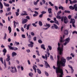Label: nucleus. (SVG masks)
<instances>
[{
  "label": "nucleus",
  "instance_id": "obj_58",
  "mask_svg": "<svg viewBox=\"0 0 77 77\" xmlns=\"http://www.w3.org/2000/svg\"><path fill=\"white\" fill-rule=\"evenodd\" d=\"M29 39L30 40L32 38V37L30 35H29V36L28 37Z\"/></svg>",
  "mask_w": 77,
  "mask_h": 77
},
{
  "label": "nucleus",
  "instance_id": "obj_53",
  "mask_svg": "<svg viewBox=\"0 0 77 77\" xmlns=\"http://www.w3.org/2000/svg\"><path fill=\"white\" fill-rule=\"evenodd\" d=\"M36 62H39V59L38 58L35 59Z\"/></svg>",
  "mask_w": 77,
  "mask_h": 77
},
{
  "label": "nucleus",
  "instance_id": "obj_12",
  "mask_svg": "<svg viewBox=\"0 0 77 77\" xmlns=\"http://www.w3.org/2000/svg\"><path fill=\"white\" fill-rule=\"evenodd\" d=\"M10 71L12 73H16L17 72V69H15L14 70L13 69H11Z\"/></svg>",
  "mask_w": 77,
  "mask_h": 77
},
{
  "label": "nucleus",
  "instance_id": "obj_8",
  "mask_svg": "<svg viewBox=\"0 0 77 77\" xmlns=\"http://www.w3.org/2000/svg\"><path fill=\"white\" fill-rule=\"evenodd\" d=\"M68 22V19L65 16L64 18V22L65 24H67Z\"/></svg>",
  "mask_w": 77,
  "mask_h": 77
},
{
  "label": "nucleus",
  "instance_id": "obj_52",
  "mask_svg": "<svg viewBox=\"0 0 77 77\" xmlns=\"http://www.w3.org/2000/svg\"><path fill=\"white\" fill-rule=\"evenodd\" d=\"M26 18L27 20H30V17L28 16H26Z\"/></svg>",
  "mask_w": 77,
  "mask_h": 77
},
{
  "label": "nucleus",
  "instance_id": "obj_31",
  "mask_svg": "<svg viewBox=\"0 0 77 77\" xmlns=\"http://www.w3.org/2000/svg\"><path fill=\"white\" fill-rule=\"evenodd\" d=\"M45 73L46 76L48 77L49 74H48V72H47L46 71H45Z\"/></svg>",
  "mask_w": 77,
  "mask_h": 77
},
{
  "label": "nucleus",
  "instance_id": "obj_54",
  "mask_svg": "<svg viewBox=\"0 0 77 77\" xmlns=\"http://www.w3.org/2000/svg\"><path fill=\"white\" fill-rule=\"evenodd\" d=\"M10 11H11V8H7V11L8 12H10Z\"/></svg>",
  "mask_w": 77,
  "mask_h": 77
},
{
  "label": "nucleus",
  "instance_id": "obj_43",
  "mask_svg": "<svg viewBox=\"0 0 77 77\" xmlns=\"http://www.w3.org/2000/svg\"><path fill=\"white\" fill-rule=\"evenodd\" d=\"M28 11H30L31 12H33V11H32V10H31V8H28Z\"/></svg>",
  "mask_w": 77,
  "mask_h": 77
},
{
  "label": "nucleus",
  "instance_id": "obj_48",
  "mask_svg": "<svg viewBox=\"0 0 77 77\" xmlns=\"http://www.w3.org/2000/svg\"><path fill=\"white\" fill-rule=\"evenodd\" d=\"M10 60H11V59L10 58H7L6 59V60L7 62H9Z\"/></svg>",
  "mask_w": 77,
  "mask_h": 77
},
{
  "label": "nucleus",
  "instance_id": "obj_28",
  "mask_svg": "<svg viewBox=\"0 0 77 77\" xmlns=\"http://www.w3.org/2000/svg\"><path fill=\"white\" fill-rule=\"evenodd\" d=\"M7 36V34H6V33H5L4 34V36L3 38L4 40H5L6 39V37Z\"/></svg>",
  "mask_w": 77,
  "mask_h": 77
},
{
  "label": "nucleus",
  "instance_id": "obj_37",
  "mask_svg": "<svg viewBox=\"0 0 77 77\" xmlns=\"http://www.w3.org/2000/svg\"><path fill=\"white\" fill-rule=\"evenodd\" d=\"M64 13H68V14H69L70 13V11H69L65 10L64 11Z\"/></svg>",
  "mask_w": 77,
  "mask_h": 77
},
{
  "label": "nucleus",
  "instance_id": "obj_11",
  "mask_svg": "<svg viewBox=\"0 0 77 77\" xmlns=\"http://www.w3.org/2000/svg\"><path fill=\"white\" fill-rule=\"evenodd\" d=\"M65 41L68 44L69 43V41H70V38H69V37L66 38V39H65Z\"/></svg>",
  "mask_w": 77,
  "mask_h": 77
},
{
  "label": "nucleus",
  "instance_id": "obj_17",
  "mask_svg": "<svg viewBox=\"0 0 77 77\" xmlns=\"http://www.w3.org/2000/svg\"><path fill=\"white\" fill-rule=\"evenodd\" d=\"M8 29L9 31V33H11V32H12V28H11V26H9L8 28Z\"/></svg>",
  "mask_w": 77,
  "mask_h": 77
},
{
  "label": "nucleus",
  "instance_id": "obj_24",
  "mask_svg": "<svg viewBox=\"0 0 77 77\" xmlns=\"http://www.w3.org/2000/svg\"><path fill=\"white\" fill-rule=\"evenodd\" d=\"M29 77H33V74L32 72H30L29 74Z\"/></svg>",
  "mask_w": 77,
  "mask_h": 77
},
{
  "label": "nucleus",
  "instance_id": "obj_4",
  "mask_svg": "<svg viewBox=\"0 0 77 77\" xmlns=\"http://www.w3.org/2000/svg\"><path fill=\"white\" fill-rule=\"evenodd\" d=\"M77 6L76 4H75L73 5V7L72 5H71L69 6V9H71V10H74L75 9V6Z\"/></svg>",
  "mask_w": 77,
  "mask_h": 77
},
{
  "label": "nucleus",
  "instance_id": "obj_22",
  "mask_svg": "<svg viewBox=\"0 0 77 77\" xmlns=\"http://www.w3.org/2000/svg\"><path fill=\"white\" fill-rule=\"evenodd\" d=\"M60 43H62V42H63V39L62 37H60Z\"/></svg>",
  "mask_w": 77,
  "mask_h": 77
},
{
  "label": "nucleus",
  "instance_id": "obj_14",
  "mask_svg": "<svg viewBox=\"0 0 77 77\" xmlns=\"http://www.w3.org/2000/svg\"><path fill=\"white\" fill-rule=\"evenodd\" d=\"M42 58H43V59H45V60H47V54H45V56H44L43 55H42Z\"/></svg>",
  "mask_w": 77,
  "mask_h": 77
},
{
  "label": "nucleus",
  "instance_id": "obj_21",
  "mask_svg": "<svg viewBox=\"0 0 77 77\" xmlns=\"http://www.w3.org/2000/svg\"><path fill=\"white\" fill-rule=\"evenodd\" d=\"M30 26H32V24L30 23L27 25L26 26L27 30H29V27H30Z\"/></svg>",
  "mask_w": 77,
  "mask_h": 77
},
{
  "label": "nucleus",
  "instance_id": "obj_46",
  "mask_svg": "<svg viewBox=\"0 0 77 77\" xmlns=\"http://www.w3.org/2000/svg\"><path fill=\"white\" fill-rule=\"evenodd\" d=\"M77 1L76 0H75L73 1L72 2V3H74L75 4V3H77Z\"/></svg>",
  "mask_w": 77,
  "mask_h": 77
},
{
  "label": "nucleus",
  "instance_id": "obj_42",
  "mask_svg": "<svg viewBox=\"0 0 77 77\" xmlns=\"http://www.w3.org/2000/svg\"><path fill=\"white\" fill-rule=\"evenodd\" d=\"M55 24H58V25H59V22L57 20H56L54 22Z\"/></svg>",
  "mask_w": 77,
  "mask_h": 77
},
{
  "label": "nucleus",
  "instance_id": "obj_51",
  "mask_svg": "<svg viewBox=\"0 0 77 77\" xmlns=\"http://www.w3.org/2000/svg\"><path fill=\"white\" fill-rule=\"evenodd\" d=\"M50 59L51 60H53V56L51 55H50Z\"/></svg>",
  "mask_w": 77,
  "mask_h": 77
},
{
  "label": "nucleus",
  "instance_id": "obj_41",
  "mask_svg": "<svg viewBox=\"0 0 77 77\" xmlns=\"http://www.w3.org/2000/svg\"><path fill=\"white\" fill-rule=\"evenodd\" d=\"M0 60L2 62V63L3 64V58H2V57H1L0 58Z\"/></svg>",
  "mask_w": 77,
  "mask_h": 77
},
{
  "label": "nucleus",
  "instance_id": "obj_49",
  "mask_svg": "<svg viewBox=\"0 0 77 77\" xmlns=\"http://www.w3.org/2000/svg\"><path fill=\"white\" fill-rule=\"evenodd\" d=\"M54 8H55V10H56V11H57V10H58V7H57V6H55Z\"/></svg>",
  "mask_w": 77,
  "mask_h": 77
},
{
  "label": "nucleus",
  "instance_id": "obj_15",
  "mask_svg": "<svg viewBox=\"0 0 77 77\" xmlns=\"http://www.w3.org/2000/svg\"><path fill=\"white\" fill-rule=\"evenodd\" d=\"M2 1V0H0V7L1 9H3V4H2V2H1Z\"/></svg>",
  "mask_w": 77,
  "mask_h": 77
},
{
  "label": "nucleus",
  "instance_id": "obj_34",
  "mask_svg": "<svg viewBox=\"0 0 77 77\" xmlns=\"http://www.w3.org/2000/svg\"><path fill=\"white\" fill-rule=\"evenodd\" d=\"M46 27H48V28L50 27V25L49 24L46 23Z\"/></svg>",
  "mask_w": 77,
  "mask_h": 77
},
{
  "label": "nucleus",
  "instance_id": "obj_2",
  "mask_svg": "<svg viewBox=\"0 0 77 77\" xmlns=\"http://www.w3.org/2000/svg\"><path fill=\"white\" fill-rule=\"evenodd\" d=\"M58 47L57 48V51L60 55H62L63 53V45H62L61 47H60V44L58 42Z\"/></svg>",
  "mask_w": 77,
  "mask_h": 77
},
{
  "label": "nucleus",
  "instance_id": "obj_32",
  "mask_svg": "<svg viewBox=\"0 0 77 77\" xmlns=\"http://www.w3.org/2000/svg\"><path fill=\"white\" fill-rule=\"evenodd\" d=\"M36 52L38 55V56H40V54H39V52L38 50L36 51Z\"/></svg>",
  "mask_w": 77,
  "mask_h": 77
},
{
  "label": "nucleus",
  "instance_id": "obj_25",
  "mask_svg": "<svg viewBox=\"0 0 77 77\" xmlns=\"http://www.w3.org/2000/svg\"><path fill=\"white\" fill-rule=\"evenodd\" d=\"M37 72L39 74H41V70L39 69H37Z\"/></svg>",
  "mask_w": 77,
  "mask_h": 77
},
{
  "label": "nucleus",
  "instance_id": "obj_13",
  "mask_svg": "<svg viewBox=\"0 0 77 77\" xmlns=\"http://www.w3.org/2000/svg\"><path fill=\"white\" fill-rule=\"evenodd\" d=\"M2 52H3V55L4 56H5V54L6 53V52H7V50H6V48H4L2 50Z\"/></svg>",
  "mask_w": 77,
  "mask_h": 77
},
{
  "label": "nucleus",
  "instance_id": "obj_38",
  "mask_svg": "<svg viewBox=\"0 0 77 77\" xmlns=\"http://www.w3.org/2000/svg\"><path fill=\"white\" fill-rule=\"evenodd\" d=\"M63 18H64V17L63 16L62 17H61V21H63Z\"/></svg>",
  "mask_w": 77,
  "mask_h": 77
},
{
  "label": "nucleus",
  "instance_id": "obj_64",
  "mask_svg": "<svg viewBox=\"0 0 77 77\" xmlns=\"http://www.w3.org/2000/svg\"><path fill=\"white\" fill-rule=\"evenodd\" d=\"M76 5V6L75 7V11H77V4H75Z\"/></svg>",
  "mask_w": 77,
  "mask_h": 77
},
{
  "label": "nucleus",
  "instance_id": "obj_45",
  "mask_svg": "<svg viewBox=\"0 0 77 77\" xmlns=\"http://www.w3.org/2000/svg\"><path fill=\"white\" fill-rule=\"evenodd\" d=\"M23 12L24 13V14H25L26 15V16L28 15V14H27V12H26V11H23Z\"/></svg>",
  "mask_w": 77,
  "mask_h": 77
},
{
  "label": "nucleus",
  "instance_id": "obj_35",
  "mask_svg": "<svg viewBox=\"0 0 77 77\" xmlns=\"http://www.w3.org/2000/svg\"><path fill=\"white\" fill-rule=\"evenodd\" d=\"M48 47L49 50H52V47H51V46L48 45Z\"/></svg>",
  "mask_w": 77,
  "mask_h": 77
},
{
  "label": "nucleus",
  "instance_id": "obj_55",
  "mask_svg": "<svg viewBox=\"0 0 77 77\" xmlns=\"http://www.w3.org/2000/svg\"><path fill=\"white\" fill-rule=\"evenodd\" d=\"M43 17V14H41L39 15V18H42Z\"/></svg>",
  "mask_w": 77,
  "mask_h": 77
},
{
  "label": "nucleus",
  "instance_id": "obj_33",
  "mask_svg": "<svg viewBox=\"0 0 77 77\" xmlns=\"http://www.w3.org/2000/svg\"><path fill=\"white\" fill-rule=\"evenodd\" d=\"M48 3L50 5H51V6H53V4H52L51 2L50 1H49L48 2Z\"/></svg>",
  "mask_w": 77,
  "mask_h": 77
},
{
  "label": "nucleus",
  "instance_id": "obj_10",
  "mask_svg": "<svg viewBox=\"0 0 77 77\" xmlns=\"http://www.w3.org/2000/svg\"><path fill=\"white\" fill-rule=\"evenodd\" d=\"M75 23V20L74 19H71L70 21V23H72V24H74Z\"/></svg>",
  "mask_w": 77,
  "mask_h": 77
},
{
  "label": "nucleus",
  "instance_id": "obj_5",
  "mask_svg": "<svg viewBox=\"0 0 77 77\" xmlns=\"http://www.w3.org/2000/svg\"><path fill=\"white\" fill-rule=\"evenodd\" d=\"M29 42H30V44H28V45L29 47H31V48H32L33 47V42H30V41H29Z\"/></svg>",
  "mask_w": 77,
  "mask_h": 77
},
{
  "label": "nucleus",
  "instance_id": "obj_29",
  "mask_svg": "<svg viewBox=\"0 0 77 77\" xmlns=\"http://www.w3.org/2000/svg\"><path fill=\"white\" fill-rule=\"evenodd\" d=\"M38 24L40 26H42V22L39 21L38 22Z\"/></svg>",
  "mask_w": 77,
  "mask_h": 77
},
{
  "label": "nucleus",
  "instance_id": "obj_30",
  "mask_svg": "<svg viewBox=\"0 0 77 77\" xmlns=\"http://www.w3.org/2000/svg\"><path fill=\"white\" fill-rule=\"evenodd\" d=\"M32 68L33 69H34V70L35 71V73H36V68L34 66H32Z\"/></svg>",
  "mask_w": 77,
  "mask_h": 77
},
{
  "label": "nucleus",
  "instance_id": "obj_63",
  "mask_svg": "<svg viewBox=\"0 0 77 77\" xmlns=\"http://www.w3.org/2000/svg\"><path fill=\"white\" fill-rule=\"evenodd\" d=\"M16 16H18V15H19V13L18 12H16Z\"/></svg>",
  "mask_w": 77,
  "mask_h": 77
},
{
  "label": "nucleus",
  "instance_id": "obj_19",
  "mask_svg": "<svg viewBox=\"0 0 77 77\" xmlns=\"http://www.w3.org/2000/svg\"><path fill=\"white\" fill-rule=\"evenodd\" d=\"M51 11H52V10L51 9V8H49L48 9V11L49 13V14H52V12H51Z\"/></svg>",
  "mask_w": 77,
  "mask_h": 77
},
{
  "label": "nucleus",
  "instance_id": "obj_62",
  "mask_svg": "<svg viewBox=\"0 0 77 77\" xmlns=\"http://www.w3.org/2000/svg\"><path fill=\"white\" fill-rule=\"evenodd\" d=\"M42 2L43 4H45V0H42Z\"/></svg>",
  "mask_w": 77,
  "mask_h": 77
},
{
  "label": "nucleus",
  "instance_id": "obj_44",
  "mask_svg": "<svg viewBox=\"0 0 77 77\" xmlns=\"http://www.w3.org/2000/svg\"><path fill=\"white\" fill-rule=\"evenodd\" d=\"M38 41L39 44H42V42L41 39L38 40Z\"/></svg>",
  "mask_w": 77,
  "mask_h": 77
},
{
  "label": "nucleus",
  "instance_id": "obj_59",
  "mask_svg": "<svg viewBox=\"0 0 77 77\" xmlns=\"http://www.w3.org/2000/svg\"><path fill=\"white\" fill-rule=\"evenodd\" d=\"M22 37L23 38H26V37L25 36V35H24V34L22 35Z\"/></svg>",
  "mask_w": 77,
  "mask_h": 77
},
{
  "label": "nucleus",
  "instance_id": "obj_27",
  "mask_svg": "<svg viewBox=\"0 0 77 77\" xmlns=\"http://www.w3.org/2000/svg\"><path fill=\"white\" fill-rule=\"evenodd\" d=\"M53 25L55 29H58V26H57V25L56 24H54Z\"/></svg>",
  "mask_w": 77,
  "mask_h": 77
},
{
  "label": "nucleus",
  "instance_id": "obj_57",
  "mask_svg": "<svg viewBox=\"0 0 77 77\" xmlns=\"http://www.w3.org/2000/svg\"><path fill=\"white\" fill-rule=\"evenodd\" d=\"M26 51L27 52V53H30V49H27L26 50Z\"/></svg>",
  "mask_w": 77,
  "mask_h": 77
},
{
  "label": "nucleus",
  "instance_id": "obj_9",
  "mask_svg": "<svg viewBox=\"0 0 77 77\" xmlns=\"http://www.w3.org/2000/svg\"><path fill=\"white\" fill-rule=\"evenodd\" d=\"M28 21V20L27 19H22V23L23 24H26Z\"/></svg>",
  "mask_w": 77,
  "mask_h": 77
},
{
  "label": "nucleus",
  "instance_id": "obj_39",
  "mask_svg": "<svg viewBox=\"0 0 77 77\" xmlns=\"http://www.w3.org/2000/svg\"><path fill=\"white\" fill-rule=\"evenodd\" d=\"M11 68L12 69H17L16 68V67H15V66H11Z\"/></svg>",
  "mask_w": 77,
  "mask_h": 77
},
{
  "label": "nucleus",
  "instance_id": "obj_40",
  "mask_svg": "<svg viewBox=\"0 0 77 77\" xmlns=\"http://www.w3.org/2000/svg\"><path fill=\"white\" fill-rule=\"evenodd\" d=\"M57 18L58 19H59L60 20V18H61V17H60V16L59 15H57Z\"/></svg>",
  "mask_w": 77,
  "mask_h": 77
},
{
  "label": "nucleus",
  "instance_id": "obj_3",
  "mask_svg": "<svg viewBox=\"0 0 77 77\" xmlns=\"http://www.w3.org/2000/svg\"><path fill=\"white\" fill-rule=\"evenodd\" d=\"M8 47L10 50H14L15 51H16V50H18V48L16 47H13L11 46H10V45H8Z\"/></svg>",
  "mask_w": 77,
  "mask_h": 77
},
{
  "label": "nucleus",
  "instance_id": "obj_18",
  "mask_svg": "<svg viewBox=\"0 0 77 77\" xmlns=\"http://www.w3.org/2000/svg\"><path fill=\"white\" fill-rule=\"evenodd\" d=\"M3 4L5 6H6L7 7H9V4H7L5 2L3 3Z\"/></svg>",
  "mask_w": 77,
  "mask_h": 77
},
{
  "label": "nucleus",
  "instance_id": "obj_36",
  "mask_svg": "<svg viewBox=\"0 0 77 77\" xmlns=\"http://www.w3.org/2000/svg\"><path fill=\"white\" fill-rule=\"evenodd\" d=\"M46 13H47V12L44 11H42V12H41V14H42V15H43V14H46Z\"/></svg>",
  "mask_w": 77,
  "mask_h": 77
},
{
  "label": "nucleus",
  "instance_id": "obj_50",
  "mask_svg": "<svg viewBox=\"0 0 77 77\" xmlns=\"http://www.w3.org/2000/svg\"><path fill=\"white\" fill-rule=\"evenodd\" d=\"M72 34H74V33H75L77 34V31H74L72 32Z\"/></svg>",
  "mask_w": 77,
  "mask_h": 77
},
{
  "label": "nucleus",
  "instance_id": "obj_47",
  "mask_svg": "<svg viewBox=\"0 0 77 77\" xmlns=\"http://www.w3.org/2000/svg\"><path fill=\"white\" fill-rule=\"evenodd\" d=\"M38 2H37V1H36V2L34 1V5H37V4H38Z\"/></svg>",
  "mask_w": 77,
  "mask_h": 77
},
{
  "label": "nucleus",
  "instance_id": "obj_61",
  "mask_svg": "<svg viewBox=\"0 0 77 77\" xmlns=\"http://www.w3.org/2000/svg\"><path fill=\"white\" fill-rule=\"evenodd\" d=\"M70 55L72 56V57H74V55L72 53Z\"/></svg>",
  "mask_w": 77,
  "mask_h": 77
},
{
  "label": "nucleus",
  "instance_id": "obj_7",
  "mask_svg": "<svg viewBox=\"0 0 77 77\" xmlns=\"http://www.w3.org/2000/svg\"><path fill=\"white\" fill-rule=\"evenodd\" d=\"M14 28H16V24L17 25V27H18V26H19V23H18V22H15V21H14Z\"/></svg>",
  "mask_w": 77,
  "mask_h": 77
},
{
  "label": "nucleus",
  "instance_id": "obj_16",
  "mask_svg": "<svg viewBox=\"0 0 77 77\" xmlns=\"http://www.w3.org/2000/svg\"><path fill=\"white\" fill-rule=\"evenodd\" d=\"M17 55V53L15 52H13L12 53V57H14V56Z\"/></svg>",
  "mask_w": 77,
  "mask_h": 77
},
{
  "label": "nucleus",
  "instance_id": "obj_20",
  "mask_svg": "<svg viewBox=\"0 0 77 77\" xmlns=\"http://www.w3.org/2000/svg\"><path fill=\"white\" fill-rule=\"evenodd\" d=\"M41 48L43 50H45V45H41Z\"/></svg>",
  "mask_w": 77,
  "mask_h": 77
},
{
  "label": "nucleus",
  "instance_id": "obj_60",
  "mask_svg": "<svg viewBox=\"0 0 77 77\" xmlns=\"http://www.w3.org/2000/svg\"><path fill=\"white\" fill-rule=\"evenodd\" d=\"M32 26H34V27H36V26H37V25H36L35 24V23H33L32 24Z\"/></svg>",
  "mask_w": 77,
  "mask_h": 77
},
{
  "label": "nucleus",
  "instance_id": "obj_6",
  "mask_svg": "<svg viewBox=\"0 0 77 77\" xmlns=\"http://www.w3.org/2000/svg\"><path fill=\"white\" fill-rule=\"evenodd\" d=\"M44 62L45 63V65L46 66V68H47L48 67H49V68H50V65H49V64H48L47 61H44Z\"/></svg>",
  "mask_w": 77,
  "mask_h": 77
},
{
  "label": "nucleus",
  "instance_id": "obj_1",
  "mask_svg": "<svg viewBox=\"0 0 77 77\" xmlns=\"http://www.w3.org/2000/svg\"><path fill=\"white\" fill-rule=\"evenodd\" d=\"M60 57L59 55L57 56V67H55V66H53V68L54 69H56V73L57 74V76L59 75V77H63V75H64L63 72V69H61L62 66L63 67H65V63H66V59L64 58V57H62L60 60L59 59Z\"/></svg>",
  "mask_w": 77,
  "mask_h": 77
},
{
  "label": "nucleus",
  "instance_id": "obj_26",
  "mask_svg": "<svg viewBox=\"0 0 77 77\" xmlns=\"http://www.w3.org/2000/svg\"><path fill=\"white\" fill-rule=\"evenodd\" d=\"M58 8L59 9H61L62 11H63L64 10H63V7L62 6H59L58 7Z\"/></svg>",
  "mask_w": 77,
  "mask_h": 77
},
{
  "label": "nucleus",
  "instance_id": "obj_56",
  "mask_svg": "<svg viewBox=\"0 0 77 77\" xmlns=\"http://www.w3.org/2000/svg\"><path fill=\"white\" fill-rule=\"evenodd\" d=\"M67 44L68 43L67 42H65L63 43V45H64V46H65L66 45V44Z\"/></svg>",
  "mask_w": 77,
  "mask_h": 77
},
{
  "label": "nucleus",
  "instance_id": "obj_23",
  "mask_svg": "<svg viewBox=\"0 0 77 77\" xmlns=\"http://www.w3.org/2000/svg\"><path fill=\"white\" fill-rule=\"evenodd\" d=\"M66 59L67 60H69L70 59H72V57H68L66 58Z\"/></svg>",
  "mask_w": 77,
  "mask_h": 77
}]
</instances>
